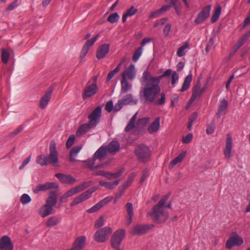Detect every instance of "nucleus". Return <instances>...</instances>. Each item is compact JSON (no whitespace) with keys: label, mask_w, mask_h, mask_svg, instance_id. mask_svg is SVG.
<instances>
[{"label":"nucleus","mask_w":250,"mask_h":250,"mask_svg":"<svg viewBox=\"0 0 250 250\" xmlns=\"http://www.w3.org/2000/svg\"><path fill=\"white\" fill-rule=\"evenodd\" d=\"M120 180L118 179L113 182H105L101 181L99 182V185L101 186L104 187L105 188L111 189L116 187L119 184Z\"/></svg>","instance_id":"nucleus-25"},{"label":"nucleus","mask_w":250,"mask_h":250,"mask_svg":"<svg viewBox=\"0 0 250 250\" xmlns=\"http://www.w3.org/2000/svg\"><path fill=\"white\" fill-rule=\"evenodd\" d=\"M113 198L112 196H109L101 200L100 202H98V203L102 208L104 205L107 204L108 203L110 202L113 199Z\"/></svg>","instance_id":"nucleus-50"},{"label":"nucleus","mask_w":250,"mask_h":250,"mask_svg":"<svg viewBox=\"0 0 250 250\" xmlns=\"http://www.w3.org/2000/svg\"><path fill=\"white\" fill-rule=\"evenodd\" d=\"M121 83L122 92L126 93L131 89L132 84L129 83L126 79L122 78Z\"/></svg>","instance_id":"nucleus-32"},{"label":"nucleus","mask_w":250,"mask_h":250,"mask_svg":"<svg viewBox=\"0 0 250 250\" xmlns=\"http://www.w3.org/2000/svg\"><path fill=\"white\" fill-rule=\"evenodd\" d=\"M140 81L142 85L144 84V86L141 87L139 93L141 101L145 103L150 102L158 105L165 103V93H161L160 98L157 100L161 91L159 78L154 77L146 70L143 72Z\"/></svg>","instance_id":"nucleus-1"},{"label":"nucleus","mask_w":250,"mask_h":250,"mask_svg":"<svg viewBox=\"0 0 250 250\" xmlns=\"http://www.w3.org/2000/svg\"><path fill=\"white\" fill-rule=\"evenodd\" d=\"M36 162L42 166H47L48 164H49L47 156L45 155L38 156L37 158Z\"/></svg>","instance_id":"nucleus-36"},{"label":"nucleus","mask_w":250,"mask_h":250,"mask_svg":"<svg viewBox=\"0 0 250 250\" xmlns=\"http://www.w3.org/2000/svg\"><path fill=\"white\" fill-rule=\"evenodd\" d=\"M114 109L113 104L112 101H108L106 103L105 109L108 112H110Z\"/></svg>","instance_id":"nucleus-60"},{"label":"nucleus","mask_w":250,"mask_h":250,"mask_svg":"<svg viewBox=\"0 0 250 250\" xmlns=\"http://www.w3.org/2000/svg\"><path fill=\"white\" fill-rule=\"evenodd\" d=\"M186 154V151H183L176 158L172 160L169 164V167L172 168L178 163L181 162L184 158Z\"/></svg>","instance_id":"nucleus-26"},{"label":"nucleus","mask_w":250,"mask_h":250,"mask_svg":"<svg viewBox=\"0 0 250 250\" xmlns=\"http://www.w3.org/2000/svg\"><path fill=\"white\" fill-rule=\"evenodd\" d=\"M211 10V7L210 5L206 6V7H204L202 11L199 13L202 15L204 16V17H206L207 18L210 14Z\"/></svg>","instance_id":"nucleus-48"},{"label":"nucleus","mask_w":250,"mask_h":250,"mask_svg":"<svg viewBox=\"0 0 250 250\" xmlns=\"http://www.w3.org/2000/svg\"><path fill=\"white\" fill-rule=\"evenodd\" d=\"M99 37L100 35L97 34L90 40L86 41L82 50L81 54V57L82 58H83L85 57L86 54L87 53L90 47L94 43V42L98 40Z\"/></svg>","instance_id":"nucleus-17"},{"label":"nucleus","mask_w":250,"mask_h":250,"mask_svg":"<svg viewBox=\"0 0 250 250\" xmlns=\"http://www.w3.org/2000/svg\"><path fill=\"white\" fill-rule=\"evenodd\" d=\"M143 50V46H141L135 50L132 57V60L134 62H136L139 60L142 54Z\"/></svg>","instance_id":"nucleus-42"},{"label":"nucleus","mask_w":250,"mask_h":250,"mask_svg":"<svg viewBox=\"0 0 250 250\" xmlns=\"http://www.w3.org/2000/svg\"><path fill=\"white\" fill-rule=\"evenodd\" d=\"M86 240L85 236L78 237L73 242L71 248L75 250H82L85 245Z\"/></svg>","instance_id":"nucleus-20"},{"label":"nucleus","mask_w":250,"mask_h":250,"mask_svg":"<svg viewBox=\"0 0 250 250\" xmlns=\"http://www.w3.org/2000/svg\"><path fill=\"white\" fill-rule=\"evenodd\" d=\"M215 128V126L214 124L209 125L208 126L207 128L206 129L207 133L208 135H211L213 134L214 132Z\"/></svg>","instance_id":"nucleus-56"},{"label":"nucleus","mask_w":250,"mask_h":250,"mask_svg":"<svg viewBox=\"0 0 250 250\" xmlns=\"http://www.w3.org/2000/svg\"><path fill=\"white\" fill-rule=\"evenodd\" d=\"M189 47L188 42H185L182 46L180 47L177 51V55L178 57H181L184 56L186 54V50Z\"/></svg>","instance_id":"nucleus-37"},{"label":"nucleus","mask_w":250,"mask_h":250,"mask_svg":"<svg viewBox=\"0 0 250 250\" xmlns=\"http://www.w3.org/2000/svg\"><path fill=\"white\" fill-rule=\"evenodd\" d=\"M227 107L228 102L225 99H224L220 102L217 114L220 116L221 115L224 113L225 110L227 109Z\"/></svg>","instance_id":"nucleus-35"},{"label":"nucleus","mask_w":250,"mask_h":250,"mask_svg":"<svg viewBox=\"0 0 250 250\" xmlns=\"http://www.w3.org/2000/svg\"><path fill=\"white\" fill-rule=\"evenodd\" d=\"M125 237V230L124 229H120L115 231L111 238L110 245L111 247L120 246Z\"/></svg>","instance_id":"nucleus-8"},{"label":"nucleus","mask_w":250,"mask_h":250,"mask_svg":"<svg viewBox=\"0 0 250 250\" xmlns=\"http://www.w3.org/2000/svg\"><path fill=\"white\" fill-rule=\"evenodd\" d=\"M149 172L147 169H145L143 171L142 175L140 180L141 183H143L148 177Z\"/></svg>","instance_id":"nucleus-61"},{"label":"nucleus","mask_w":250,"mask_h":250,"mask_svg":"<svg viewBox=\"0 0 250 250\" xmlns=\"http://www.w3.org/2000/svg\"><path fill=\"white\" fill-rule=\"evenodd\" d=\"M221 6L220 5L216 6L215 8V11L211 18V21L212 22H215V21H216L218 20V19L221 14Z\"/></svg>","instance_id":"nucleus-38"},{"label":"nucleus","mask_w":250,"mask_h":250,"mask_svg":"<svg viewBox=\"0 0 250 250\" xmlns=\"http://www.w3.org/2000/svg\"><path fill=\"white\" fill-rule=\"evenodd\" d=\"M59 187L58 184L55 182H46L43 184H40L37 186L33 190L35 193L41 191H45L50 189L57 188Z\"/></svg>","instance_id":"nucleus-12"},{"label":"nucleus","mask_w":250,"mask_h":250,"mask_svg":"<svg viewBox=\"0 0 250 250\" xmlns=\"http://www.w3.org/2000/svg\"><path fill=\"white\" fill-rule=\"evenodd\" d=\"M119 16L116 12L114 13L109 16L107 21L110 23H113L117 22L119 19Z\"/></svg>","instance_id":"nucleus-43"},{"label":"nucleus","mask_w":250,"mask_h":250,"mask_svg":"<svg viewBox=\"0 0 250 250\" xmlns=\"http://www.w3.org/2000/svg\"><path fill=\"white\" fill-rule=\"evenodd\" d=\"M147 216H151L155 223L161 224L165 222L167 219L169 213L165 209V207L155 205L152 209L147 213Z\"/></svg>","instance_id":"nucleus-3"},{"label":"nucleus","mask_w":250,"mask_h":250,"mask_svg":"<svg viewBox=\"0 0 250 250\" xmlns=\"http://www.w3.org/2000/svg\"><path fill=\"white\" fill-rule=\"evenodd\" d=\"M124 170V168H121L115 173H110L109 172V174H110L109 179H112L113 178H116L120 177L122 175Z\"/></svg>","instance_id":"nucleus-49"},{"label":"nucleus","mask_w":250,"mask_h":250,"mask_svg":"<svg viewBox=\"0 0 250 250\" xmlns=\"http://www.w3.org/2000/svg\"><path fill=\"white\" fill-rule=\"evenodd\" d=\"M101 208H102V207L98 203L96 204H95L94 206L92 207L91 208L87 209V212L88 213H93V212H96V211H97Z\"/></svg>","instance_id":"nucleus-55"},{"label":"nucleus","mask_w":250,"mask_h":250,"mask_svg":"<svg viewBox=\"0 0 250 250\" xmlns=\"http://www.w3.org/2000/svg\"><path fill=\"white\" fill-rule=\"evenodd\" d=\"M126 212L128 215H133V205L131 203L126 204Z\"/></svg>","instance_id":"nucleus-58"},{"label":"nucleus","mask_w":250,"mask_h":250,"mask_svg":"<svg viewBox=\"0 0 250 250\" xmlns=\"http://www.w3.org/2000/svg\"><path fill=\"white\" fill-rule=\"evenodd\" d=\"M91 181L84 182L82 184H80L79 185L77 186L76 187L78 188L79 191L81 192L85 189V188H87L88 187H89L91 184Z\"/></svg>","instance_id":"nucleus-45"},{"label":"nucleus","mask_w":250,"mask_h":250,"mask_svg":"<svg viewBox=\"0 0 250 250\" xmlns=\"http://www.w3.org/2000/svg\"><path fill=\"white\" fill-rule=\"evenodd\" d=\"M109 164V161H107L100 165H96L95 162L88 163V166L90 169L94 168H104L106 167Z\"/></svg>","instance_id":"nucleus-34"},{"label":"nucleus","mask_w":250,"mask_h":250,"mask_svg":"<svg viewBox=\"0 0 250 250\" xmlns=\"http://www.w3.org/2000/svg\"><path fill=\"white\" fill-rule=\"evenodd\" d=\"M61 222V220L56 216H52L49 217L45 224L48 227H51L58 225Z\"/></svg>","instance_id":"nucleus-30"},{"label":"nucleus","mask_w":250,"mask_h":250,"mask_svg":"<svg viewBox=\"0 0 250 250\" xmlns=\"http://www.w3.org/2000/svg\"><path fill=\"white\" fill-rule=\"evenodd\" d=\"M57 202V195L55 192H51L48 198L47 199L45 204L42 206L38 210L39 214L43 218L54 214L55 210L54 207Z\"/></svg>","instance_id":"nucleus-2"},{"label":"nucleus","mask_w":250,"mask_h":250,"mask_svg":"<svg viewBox=\"0 0 250 250\" xmlns=\"http://www.w3.org/2000/svg\"><path fill=\"white\" fill-rule=\"evenodd\" d=\"M150 120L149 117L139 119L137 121L136 126L139 128H143L150 121Z\"/></svg>","instance_id":"nucleus-40"},{"label":"nucleus","mask_w":250,"mask_h":250,"mask_svg":"<svg viewBox=\"0 0 250 250\" xmlns=\"http://www.w3.org/2000/svg\"><path fill=\"white\" fill-rule=\"evenodd\" d=\"M205 90V88H201L198 86H196L193 89V94L198 98L201 95Z\"/></svg>","instance_id":"nucleus-46"},{"label":"nucleus","mask_w":250,"mask_h":250,"mask_svg":"<svg viewBox=\"0 0 250 250\" xmlns=\"http://www.w3.org/2000/svg\"><path fill=\"white\" fill-rule=\"evenodd\" d=\"M135 152L138 159L142 162L147 161L151 155L149 147L144 144L138 146L135 150Z\"/></svg>","instance_id":"nucleus-5"},{"label":"nucleus","mask_w":250,"mask_h":250,"mask_svg":"<svg viewBox=\"0 0 250 250\" xmlns=\"http://www.w3.org/2000/svg\"><path fill=\"white\" fill-rule=\"evenodd\" d=\"M52 92V90L50 89L46 92L44 95L42 97L40 102V107L41 108H44L47 106L49 101L50 100Z\"/></svg>","instance_id":"nucleus-22"},{"label":"nucleus","mask_w":250,"mask_h":250,"mask_svg":"<svg viewBox=\"0 0 250 250\" xmlns=\"http://www.w3.org/2000/svg\"><path fill=\"white\" fill-rule=\"evenodd\" d=\"M80 192L79 190H78L77 187H75L67 191L64 194H63L60 200L61 201H62L63 199L68 198L69 197L72 196L74 194Z\"/></svg>","instance_id":"nucleus-31"},{"label":"nucleus","mask_w":250,"mask_h":250,"mask_svg":"<svg viewBox=\"0 0 250 250\" xmlns=\"http://www.w3.org/2000/svg\"><path fill=\"white\" fill-rule=\"evenodd\" d=\"M81 149L82 147L79 146H76L72 148L69 154L70 162L73 163L76 161L75 158Z\"/></svg>","instance_id":"nucleus-29"},{"label":"nucleus","mask_w":250,"mask_h":250,"mask_svg":"<svg viewBox=\"0 0 250 250\" xmlns=\"http://www.w3.org/2000/svg\"><path fill=\"white\" fill-rule=\"evenodd\" d=\"M101 116L102 108L100 106H97L88 116L90 124L95 127L100 122Z\"/></svg>","instance_id":"nucleus-10"},{"label":"nucleus","mask_w":250,"mask_h":250,"mask_svg":"<svg viewBox=\"0 0 250 250\" xmlns=\"http://www.w3.org/2000/svg\"><path fill=\"white\" fill-rule=\"evenodd\" d=\"M13 244L9 236L4 235L0 239V250H13Z\"/></svg>","instance_id":"nucleus-13"},{"label":"nucleus","mask_w":250,"mask_h":250,"mask_svg":"<svg viewBox=\"0 0 250 250\" xmlns=\"http://www.w3.org/2000/svg\"><path fill=\"white\" fill-rule=\"evenodd\" d=\"M109 44L104 43L100 45L97 50L96 58L98 60L104 58L109 52Z\"/></svg>","instance_id":"nucleus-19"},{"label":"nucleus","mask_w":250,"mask_h":250,"mask_svg":"<svg viewBox=\"0 0 250 250\" xmlns=\"http://www.w3.org/2000/svg\"><path fill=\"white\" fill-rule=\"evenodd\" d=\"M124 104L123 103V101L121 100H119L118 103L115 105L114 107V110L115 112L119 111L123 106Z\"/></svg>","instance_id":"nucleus-63"},{"label":"nucleus","mask_w":250,"mask_h":250,"mask_svg":"<svg viewBox=\"0 0 250 250\" xmlns=\"http://www.w3.org/2000/svg\"><path fill=\"white\" fill-rule=\"evenodd\" d=\"M49 150V153L47 157L49 164L55 165L59 162V152L57 149L56 143L55 141H51Z\"/></svg>","instance_id":"nucleus-6"},{"label":"nucleus","mask_w":250,"mask_h":250,"mask_svg":"<svg viewBox=\"0 0 250 250\" xmlns=\"http://www.w3.org/2000/svg\"><path fill=\"white\" fill-rule=\"evenodd\" d=\"M232 147V140L231 136L228 134L227 135L225 147L224 149V154L225 158L229 159L231 156V150Z\"/></svg>","instance_id":"nucleus-16"},{"label":"nucleus","mask_w":250,"mask_h":250,"mask_svg":"<svg viewBox=\"0 0 250 250\" xmlns=\"http://www.w3.org/2000/svg\"><path fill=\"white\" fill-rule=\"evenodd\" d=\"M96 189H97V188L96 187H92V188H89V189L86 190L85 192L82 193L79 196L75 198L74 199V200L71 202L70 206L72 207L76 205L80 204V203H82V202L89 199L92 195V193Z\"/></svg>","instance_id":"nucleus-9"},{"label":"nucleus","mask_w":250,"mask_h":250,"mask_svg":"<svg viewBox=\"0 0 250 250\" xmlns=\"http://www.w3.org/2000/svg\"><path fill=\"white\" fill-rule=\"evenodd\" d=\"M107 150L106 146H101L94 153L93 159L89 160L88 163L95 162L97 160H102L106 155Z\"/></svg>","instance_id":"nucleus-15"},{"label":"nucleus","mask_w":250,"mask_h":250,"mask_svg":"<svg viewBox=\"0 0 250 250\" xmlns=\"http://www.w3.org/2000/svg\"><path fill=\"white\" fill-rule=\"evenodd\" d=\"M75 139L74 135H72L69 136L66 143V146L67 148H70L73 145Z\"/></svg>","instance_id":"nucleus-53"},{"label":"nucleus","mask_w":250,"mask_h":250,"mask_svg":"<svg viewBox=\"0 0 250 250\" xmlns=\"http://www.w3.org/2000/svg\"><path fill=\"white\" fill-rule=\"evenodd\" d=\"M93 127L94 126H93V125H90L89 122L82 125L79 127L76 132L77 136H80L83 133L87 132Z\"/></svg>","instance_id":"nucleus-24"},{"label":"nucleus","mask_w":250,"mask_h":250,"mask_svg":"<svg viewBox=\"0 0 250 250\" xmlns=\"http://www.w3.org/2000/svg\"><path fill=\"white\" fill-rule=\"evenodd\" d=\"M9 56V52L7 50L2 48L1 49V60L4 63L6 64L8 62Z\"/></svg>","instance_id":"nucleus-41"},{"label":"nucleus","mask_w":250,"mask_h":250,"mask_svg":"<svg viewBox=\"0 0 250 250\" xmlns=\"http://www.w3.org/2000/svg\"><path fill=\"white\" fill-rule=\"evenodd\" d=\"M122 64V62L120 63L113 70L110 71L106 79L107 82H109V81H110L112 79V78L114 77V76L119 71Z\"/></svg>","instance_id":"nucleus-39"},{"label":"nucleus","mask_w":250,"mask_h":250,"mask_svg":"<svg viewBox=\"0 0 250 250\" xmlns=\"http://www.w3.org/2000/svg\"><path fill=\"white\" fill-rule=\"evenodd\" d=\"M192 80V75L190 71L189 74L185 78L182 88L179 90V91L184 92L187 90L189 87Z\"/></svg>","instance_id":"nucleus-23"},{"label":"nucleus","mask_w":250,"mask_h":250,"mask_svg":"<svg viewBox=\"0 0 250 250\" xmlns=\"http://www.w3.org/2000/svg\"><path fill=\"white\" fill-rule=\"evenodd\" d=\"M193 135L191 133H189L186 135V137H184L183 139V142L184 144H188L192 140Z\"/></svg>","instance_id":"nucleus-59"},{"label":"nucleus","mask_w":250,"mask_h":250,"mask_svg":"<svg viewBox=\"0 0 250 250\" xmlns=\"http://www.w3.org/2000/svg\"><path fill=\"white\" fill-rule=\"evenodd\" d=\"M119 148V143L117 141H113L108 144L106 149L109 153H113L118 151Z\"/></svg>","instance_id":"nucleus-28"},{"label":"nucleus","mask_w":250,"mask_h":250,"mask_svg":"<svg viewBox=\"0 0 250 250\" xmlns=\"http://www.w3.org/2000/svg\"><path fill=\"white\" fill-rule=\"evenodd\" d=\"M55 176L62 183L66 184H72L77 181V180L70 175L62 173H57Z\"/></svg>","instance_id":"nucleus-18"},{"label":"nucleus","mask_w":250,"mask_h":250,"mask_svg":"<svg viewBox=\"0 0 250 250\" xmlns=\"http://www.w3.org/2000/svg\"><path fill=\"white\" fill-rule=\"evenodd\" d=\"M20 201L22 204H27L31 201V198L28 194L24 193L21 196Z\"/></svg>","instance_id":"nucleus-44"},{"label":"nucleus","mask_w":250,"mask_h":250,"mask_svg":"<svg viewBox=\"0 0 250 250\" xmlns=\"http://www.w3.org/2000/svg\"><path fill=\"white\" fill-rule=\"evenodd\" d=\"M172 70L170 69H167L164 72L162 75L159 76H154V77L159 78L160 82L162 78L169 77L171 74L172 75Z\"/></svg>","instance_id":"nucleus-54"},{"label":"nucleus","mask_w":250,"mask_h":250,"mask_svg":"<svg viewBox=\"0 0 250 250\" xmlns=\"http://www.w3.org/2000/svg\"><path fill=\"white\" fill-rule=\"evenodd\" d=\"M169 198L168 195H166L164 197H163L161 200L159 201V202L156 204L157 205L162 206V207H165V203L166 201Z\"/></svg>","instance_id":"nucleus-62"},{"label":"nucleus","mask_w":250,"mask_h":250,"mask_svg":"<svg viewBox=\"0 0 250 250\" xmlns=\"http://www.w3.org/2000/svg\"><path fill=\"white\" fill-rule=\"evenodd\" d=\"M136 69L135 65L131 64L122 74V78L126 80H133L136 76Z\"/></svg>","instance_id":"nucleus-14"},{"label":"nucleus","mask_w":250,"mask_h":250,"mask_svg":"<svg viewBox=\"0 0 250 250\" xmlns=\"http://www.w3.org/2000/svg\"><path fill=\"white\" fill-rule=\"evenodd\" d=\"M94 175H96V176H98V175H102L108 179H109V172H107V171H104V170H99L97 172H96L94 173Z\"/></svg>","instance_id":"nucleus-57"},{"label":"nucleus","mask_w":250,"mask_h":250,"mask_svg":"<svg viewBox=\"0 0 250 250\" xmlns=\"http://www.w3.org/2000/svg\"><path fill=\"white\" fill-rule=\"evenodd\" d=\"M179 74L176 71H173L171 75V84L174 87L177 83L179 80Z\"/></svg>","instance_id":"nucleus-47"},{"label":"nucleus","mask_w":250,"mask_h":250,"mask_svg":"<svg viewBox=\"0 0 250 250\" xmlns=\"http://www.w3.org/2000/svg\"><path fill=\"white\" fill-rule=\"evenodd\" d=\"M160 127V118L157 117L154 121L151 123L147 128V131L149 134H153L158 131Z\"/></svg>","instance_id":"nucleus-21"},{"label":"nucleus","mask_w":250,"mask_h":250,"mask_svg":"<svg viewBox=\"0 0 250 250\" xmlns=\"http://www.w3.org/2000/svg\"><path fill=\"white\" fill-rule=\"evenodd\" d=\"M112 232V229L110 227L100 229L95 233L93 238L98 243H104L108 239Z\"/></svg>","instance_id":"nucleus-4"},{"label":"nucleus","mask_w":250,"mask_h":250,"mask_svg":"<svg viewBox=\"0 0 250 250\" xmlns=\"http://www.w3.org/2000/svg\"><path fill=\"white\" fill-rule=\"evenodd\" d=\"M206 19H207L206 17H204V16L199 13L197 17L195 20V22L197 24L201 23L203 22Z\"/></svg>","instance_id":"nucleus-64"},{"label":"nucleus","mask_w":250,"mask_h":250,"mask_svg":"<svg viewBox=\"0 0 250 250\" xmlns=\"http://www.w3.org/2000/svg\"><path fill=\"white\" fill-rule=\"evenodd\" d=\"M104 224V220L103 217H101L96 220L95 224V227L97 229H100L102 227Z\"/></svg>","instance_id":"nucleus-52"},{"label":"nucleus","mask_w":250,"mask_h":250,"mask_svg":"<svg viewBox=\"0 0 250 250\" xmlns=\"http://www.w3.org/2000/svg\"><path fill=\"white\" fill-rule=\"evenodd\" d=\"M244 243L243 239L237 233L230 237L226 242V247L230 249L234 246H241Z\"/></svg>","instance_id":"nucleus-11"},{"label":"nucleus","mask_w":250,"mask_h":250,"mask_svg":"<svg viewBox=\"0 0 250 250\" xmlns=\"http://www.w3.org/2000/svg\"><path fill=\"white\" fill-rule=\"evenodd\" d=\"M124 104H137L138 100L134 99L131 94H127L121 100Z\"/></svg>","instance_id":"nucleus-33"},{"label":"nucleus","mask_w":250,"mask_h":250,"mask_svg":"<svg viewBox=\"0 0 250 250\" xmlns=\"http://www.w3.org/2000/svg\"><path fill=\"white\" fill-rule=\"evenodd\" d=\"M147 230L148 228L146 226L138 225L134 228L132 233L133 235L143 234L146 233Z\"/></svg>","instance_id":"nucleus-27"},{"label":"nucleus","mask_w":250,"mask_h":250,"mask_svg":"<svg viewBox=\"0 0 250 250\" xmlns=\"http://www.w3.org/2000/svg\"><path fill=\"white\" fill-rule=\"evenodd\" d=\"M250 36V30L246 33L241 38L238 40V42L241 44L243 45L245 42L248 40Z\"/></svg>","instance_id":"nucleus-51"},{"label":"nucleus","mask_w":250,"mask_h":250,"mask_svg":"<svg viewBox=\"0 0 250 250\" xmlns=\"http://www.w3.org/2000/svg\"><path fill=\"white\" fill-rule=\"evenodd\" d=\"M98 76H94L89 81V83H91V82H92L93 83L88 85L84 89V92L83 94V99H85L90 97L96 93L98 88L96 84Z\"/></svg>","instance_id":"nucleus-7"}]
</instances>
